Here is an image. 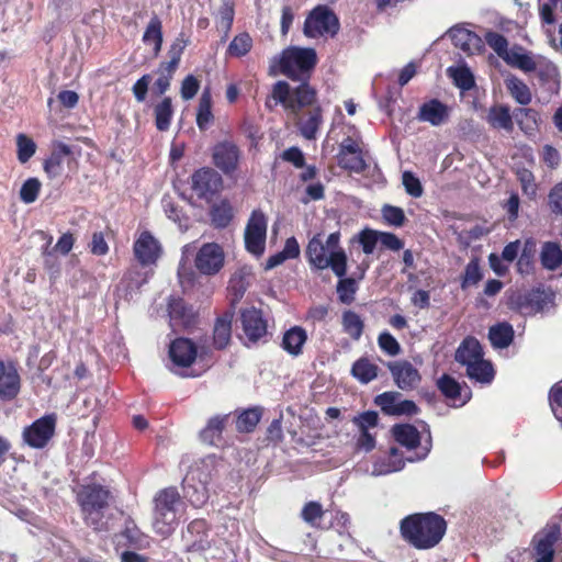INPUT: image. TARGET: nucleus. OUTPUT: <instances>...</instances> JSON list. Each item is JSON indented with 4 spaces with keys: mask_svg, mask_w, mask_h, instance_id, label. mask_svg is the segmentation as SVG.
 Listing matches in <instances>:
<instances>
[{
    "mask_svg": "<svg viewBox=\"0 0 562 562\" xmlns=\"http://www.w3.org/2000/svg\"><path fill=\"white\" fill-rule=\"evenodd\" d=\"M446 531V519L435 512L411 514L400 521L402 538L417 550L435 548Z\"/></svg>",
    "mask_w": 562,
    "mask_h": 562,
    "instance_id": "1",
    "label": "nucleus"
},
{
    "mask_svg": "<svg viewBox=\"0 0 562 562\" xmlns=\"http://www.w3.org/2000/svg\"><path fill=\"white\" fill-rule=\"evenodd\" d=\"M85 524L94 531H108V514L114 497L109 487L92 483L82 485L76 495Z\"/></svg>",
    "mask_w": 562,
    "mask_h": 562,
    "instance_id": "2",
    "label": "nucleus"
},
{
    "mask_svg": "<svg viewBox=\"0 0 562 562\" xmlns=\"http://www.w3.org/2000/svg\"><path fill=\"white\" fill-rule=\"evenodd\" d=\"M339 233H331L324 241L321 234L315 235L307 245L306 256L308 262L316 269L330 268L341 278L347 272V257L339 245Z\"/></svg>",
    "mask_w": 562,
    "mask_h": 562,
    "instance_id": "3",
    "label": "nucleus"
},
{
    "mask_svg": "<svg viewBox=\"0 0 562 562\" xmlns=\"http://www.w3.org/2000/svg\"><path fill=\"white\" fill-rule=\"evenodd\" d=\"M317 56L313 48L289 47L271 60L269 72L272 76L285 75L291 79H301L316 65Z\"/></svg>",
    "mask_w": 562,
    "mask_h": 562,
    "instance_id": "4",
    "label": "nucleus"
},
{
    "mask_svg": "<svg viewBox=\"0 0 562 562\" xmlns=\"http://www.w3.org/2000/svg\"><path fill=\"white\" fill-rule=\"evenodd\" d=\"M182 497L177 487L169 486L158 491L154 497V521L156 533L168 537L178 525V506Z\"/></svg>",
    "mask_w": 562,
    "mask_h": 562,
    "instance_id": "5",
    "label": "nucleus"
},
{
    "mask_svg": "<svg viewBox=\"0 0 562 562\" xmlns=\"http://www.w3.org/2000/svg\"><path fill=\"white\" fill-rule=\"evenodd\" d=\"M339 30V21L326 5H317L305 19L303 33L306 37L334 36Z\"/></svg>",
    "mask_w": 562,
    "mask_h": 562,
    "instance_id": "6",
    "label": "nucleus"
},
{
    "mask_svg": "<svg viewBox=\"0 0 562 562\" xmlns=\"http://www.w3.org/2000/svg\"><path fill=\"white\" fill-rule=\"evenodd\" d=\"M212 353H168L166 367L183 378H196L211 366Z\"/></svg>",
    "mask_w": 562,
    "mask_h": 562,
    "instance_id": "7",
    "label": "nucleus"
},
{
    "mask_svg": "<svg viewBox=\"0 0 562 562\" xmlns=\"http://www.w3.org/2000/svg\"><path fill=\"white\" fill-rule=\"evenodd\" d=\"M272 97L285 110L296 114L301 108L311 105L314 102L315 91L307 85H302L292 91L288 82L278 81L273 86Z\"/></svg>",
    "mask_w": 562,
    "mask_h": 562,
    "instance_id": "8",
    "label": "nucleus"
},
{
    "mask_svg": "<svg viewBox=\"0 0 562 562\" xmlns=\"http://www.w3.org/2000/svg\"><path fill=\"white\" fill-rule=\"evenodd\" d=\"M193 261L194 268L200 274L213 277L223 269L225 252L220 244L205 243L196 250Z\"/></svg>",
    "mask_w": 562,
    "mask_h": 562,
    "instance_id": "9",
    "label": "nucleus"
},
{
    "mask_svg": "<svg viewBox=\"0 0 562 562\" xmlns=\"http://www.w3.org/2000/svg\"><path fill=\"white\" fill-rule=\"evenodd\" d=\"M56 422L55 414H47L34 420L23 429V441L33 449L45 448L55 435Z\"/></svg>",
    "mask_w": 562,
    "mask_h": 562,
    "instance_id": "10",
    "label": "nucleus"
},
{
    "mask_svg": "<svg viewBox=\"0 0 562 562\" xmlns=\"http://www.w3.org/2000/svg\"><path fill=\"white\" fill-rule=\"evenodd\" d=\"M517 66V69L524 72L536 71L542 83L549 85L551 89L557 90L559 86V71L557 66L543 56H535L526 52Z\"/></svg>",
    "mask_w": 562,
    "mask_h": 562,
    "instance_id": "11",
    "label": "nucleus"
},
{
    "mask_svg": "<svg viewBox=\"0 0 562 562\" xmlns=\"http://www.w3.org/2000/svg\"><path fill=\"white\" fill-rule=\"evenodd\" d=\"M485 353H454V360L467 367V375L482 384H490L495 376L491 361L483 359Z\"/></svg>",
    "mask_w": 562,
    "mask_h": 562,
    "instance_id": "12",
    "label": "nucleus"
},
{
    "mask_svg": "<svg viewBox=\"0 0 562 562\" xmlns=\"http://www.w3.org/2000/svg\"><path fill=\"white\" fill-rule=\"evenodd\" d=\"M267 237V218L261 211H254L245 229L246 249L259 257L263 254Z\"/></svg>",
    "mask_w": 562,
    "mask_h": 562,
    "instance_id": "13",
    "label": "nucleus"
},
{
    "mask_svg": "<svg viewBox=\"0 0 562 562\" xmlns=\"http://www.w3.org/2000/svg\"><path fill=\"white\" fill-rule=\"evenodd\" d=\"M374 404L389 416H413L419 413V407L412 400H402L398 392H383L374 397Z\"/></svg>",
    "mask_w": 562,
    "mask_h": 562,
    "instance_id": "14",
    "label": "nucleus"
},
{
    "mask_svg": "<svg viewBox=\"0 0 562 562\" xmlns=\"http://www.w3.org/2000/svg\"><path fill=\"white\" fill-rule=\"evenodd\" d=\"M210 524L203 519L198 518L192 520L187 531L183 532L182 539L186 541L187 553H203L211 549L212 542L209 539Z\"/></svg>",
    "mask_w": 562,
    "mask_h": 562,
    "instance_id": "15",
    "label": "nucleus"
},
{
    "mask_svg": "<svg viewBox=\"0 0 562 562\" xmlns=\"http://www.w3.org/2000/svg\"><path fill=\"white\" fill-rule=\"evenodd\" d=\"M133 251L142 266H153L161 257L162 246L149 232H142L134 241Z\"/></svg>",
    "mask_w": 562,
    "mask_h": 562,
    "instance_id": "16",
    "label": "nucleus"
},
{
    "mask_svg": "<svg viewBox=\"0 0 562 562\" xmlns=\"http://www.w3.org/2000/svg\"><path fill=\"white\" fill-rule=\"evenodd\" d=\"M512 304L524 314L543 312L550 304L553 295L543 290H532L525 293H515Z\"/></svg>",
    "mask_w": 562,
    "mask_h": 562,
    "instance_id": "17",
    "label": "nucleus"
},
{
    "mask_svg": "<svg viewBox=\"0 0 562 562\" xmlns=\"http://www.w3.org/2000/svg\"><path fill=\"white\" fill-rule=\"evenodd\" d=\"M338 165L351 171L363 170L366 164L362 157L360 138L358 136H349L345 138L339 146Z\"/></svg>",
    "mask_w": 562,
    "mask_h": 562,
    "instance_id": "18",
    "label": "nucleus"
},
{
    "mask_svg": "<svg viewBox=\"0 0 562 562\" xmlns=\"http://www.w3.org/2000/svg\"><path fill=\"white\" fill-rule=\"evenodd\" d=\"M487 45L501 57L508 66L517 68L518 64L527 52L524 47L515 45L508 48L507 40L499 33L487 32L485 35Z\"/></svg>",
    "mask_w": 562,
    "mask_h": 562,
    "instance_id": "19",
    "label": "nucleus"
},
{
    "mask_svg": "<svg viewBox=\"0 0 562 562\" xmlns=\"http://www.w3.org/2000/svg\"><path fill=\"white\" fill-rule=\"evenodd\" d=\"M387 368L395 384L403 391L414 390L422 380L418 370L407 361L389 362Z\"/></svg>",
    "mask_w": 562,
    "mask_h": 562,
    "instance_id": "20",
    "label": "nucleus"
},
{
    "mask_svg": "<svg viewBox=\"0 0 562 562\" xmlns=\"http://www.w3.org/2000/svg\"><path fill=\"white\" fill-rule=\"evenodd\" d=\"M451 109L439 101L430 99L425 101L418 109L417 120L419 122L429 123L432 126H440L449 121Z\"/></svg>",
    "mask_w": 562,
    "mask_h": 562,
    "instance_id": "21",
    "label": "nucleus"
},
{
    "mask_svg": "<svg viewBox=\"0 0 562 562\" xmlns=\"http://www.w3.org/2000/svg\"><path fill=\"white\" fill-rule=\"evenodd\" d=\"M243 331L246 339L257 342L267 335V322L260 310L247 308L241 313Z\"/></svg>",
    "mask_w": 562,
    "mask_h": 562,
    "instance_id": "22",
    "label": "nucleus"
},
{
    "mask_svg": "<svg viewBox=\"0 0 562 562\" xmlns=\"http://www.w3.org/2000/svg\"><path fill=\"white\" fill-rule=\"evenodd\" d=\"M21 379L16 368L12 363L0 360V398L9 402L20 393Z\"/></svg>",
    "mask_w": 562,
    "mask_h": 562,
    "instance_id": "23",
    "label": "nucleus"
},
{
    "mask_svg": "<svg viewBox=\"0 0 562 562\" xmlns=\"http://www.w3.org/2000/svg\"><path fill=\"white\" fill-rule=\"evenodd\" d=\"M449 36L451 37L454 46L469 56L480 54L484 49V42L482 38L464 27L456 26L450 29Z\"/></svg>",
    "mask_w": 562,
    "mask_h": 562,
    "instance_id": "24",
    "label": "nucleus"
},
{
    "mask_svg": "<svg viewBox=\"0 0 562 562\" xmlns=\"http://www.w3.org/2000/svg\"><path fill=\"white\" fill-rule=\"evenodd\" d=\"M561 529L559 525L547 526L538 532L533 539V549L537 558H554V544L560 539Z\"/></svg>",
    "mask_w": 562,
    "mask_h": 562,
    "instance_id": "25",
    "label": "nucleus"
},
{
    "mask_svg": "<svg viewBox=\"0 0 562 562\" xmlns=\"http://www.w3.org/2000/svg\"><path fill=\"white\" fill-rule=\"evenodd\" d=\"M213 160L223 172H233L238 165L239 149L232 142H222L213 149Z\"/></svg>",
    "mask_w": 562,
    "mask_h": 562,
    "instance_id": "26",
    "label": "nucleus"
},
{
    "mask_svg": "<svg viewBox=\"0 0 562 562\" xmlns=\"http://www.w3.org/2000/svg\"><path fill=\"white\" fill-rule=\"evenodd\" d=\"M221 177L212 169L203 168L192 176V189L200 198H207L221 187Z\"/></svg>",
    "mask_w": 562,
    "mask_h": 562,
    "instance_id": "27",
    "label": "nucleus"
},
{
    "mask_svg": "<svg viewBox=\"0 0 562 562\" xmlns=\"http://www.w3.org/2000/svg\"><path fill=\"white\" fill-rule=\"evenodd\" d=\"M231 414L211 417L200 431V439L210 446H218L223 441V431L229 420Z\"/></svg>",
    "mask_w": 562,
    "mask_h": 562,
    "instance_id": "28",
    "label": "nucleus"
},
{
    "mask_svg": "<svg viewBox=\"0 0 562 562\" xmlns=\"http://www.w3.org/2000/svg\"><path fill=\"white\" fill-rule=\"evenodd\" d=\"M168 313L172 325L188 328L195 323V313L192 308L187 307L180 297H171L169 300Z\"/></svg>",
    "mask_w": 562,
    "mask_h": 562,
    "instance_id": "29",
    "label": "nucleus"
},
{
    "mask_svg": "<svg viewBox=\"0 0 562 562\" xmlns=\"http://www.w3.org/2000/svg\"><path fill=\"white\" fill-rule=\"evenodd\" d=\"M391 432L395 441L408 450L416 449L420 445V434L412 424H396Z\"/></svg>",
    "mask_w": 562,
    "mask_h": 562,
    "instance_id": "30",
    "label": "nucleus"
},
{
    "mask_svg": "<svg viewBox=\"0 0 562 562\" xmlns=\"http://www.w3.org/2000/svg\"><path fill=\"white\" fill-rule=\"evenodd\" d=\"M505 87L512 98L521 105H528L532 100L529 87L517 76L508 74L504 79Z\"/></svg>",
    "mask_w": 562,
    "mask_h": 562,
    "instance_id": "31",
    "label": "nucleus"
},
{
    "mask_svg": "<svg viewBox=\"0 0 562 562\" xmlns=\"http://www.w3.org/2000/svg\"><path fill=\"white\" fill-rule=\"evenodd\" d=\"M297 127L301 135L306 139H315L317 132L323 124L322 111L319 108L311 110L306 115L297 121Z\"/></svg>",
    "mask_w": 562,
    "mask_h": 562,
    "instance_id": "32",
    "label": "nucleus"
},
{
    "mask_svg": "<svg viewBox=\"0 0 562 562\" xmlns=\"http://www.w3.org/2000/svg\"><path fill=\"white\" fill-rule=\"evenodd\" d=\"M437 389L440 393L449 401H460V405L465 404L470 395H467L464 398L461 396V384L451 375L443 373L436 382Z\"/></svg>",
    "mask_w": 562,
    "mask_h": 562,
    "instance_id": "33",
    "label": "nucleus"
},
{
    "mask_svg": "<svg viewBox=\"0 0 562 562\" xmlns=\"http://www.w3.org/2000/svg\"><path fill=\"white\" fill-rule=\"evenodd\" d=\"M71 154V149L64 143L54 145L50 156L44 162V170L50 177L58 176L61 171L64 159Z\"/></svg>",
    "mask_w": 562,
    "mask_h": 562,
    "instance_id": "34",
    "label": "nucleus"
},
{
    "mask_svg": "<svg viewBox=\"0 0 562 562\" xmlns=\"http://www.w3.org/2000/svg\"><path fill=\"white\" fill-rule=\"evenodd\" d=\"M379 367L368 357L359 358L351 367L352 376L362 384H368L378 376Z\"/></svg>",
    "mask_w": 562,
    "mask_h": 562,
    "instance_id": "35",
    "label": "nucleus"
},
{
    "mask_svg": "<svg viewBox=\"0 0 562 562\" xmlns=\"http://www.w3.org/2000/svg\"><path fill=\"white\" fill-rule=\"evenodd\" d=\"M187 46V41L183 37H178L171 44L168 55L170 60L168 63L160 64L158 68V74H165L169 77H173L175 71L177 70L181 55Z\"/></svg>",
    "mask_w": 562,
    "mask_h": 562,
    "instance_id": "36",
    "label": "nucleus"
},
{
    "mask_svg": "<svg viewBox=\"0 0 562 562\" xmlns=\"http://www.w3.org/2000/svg\"><path fill=\"white\" fill-rule=\"evenodd\" d=\"M233 315L226 313L217 319L214 327L213 345L216 349H224L228 346L232 334Z\"/></svg>",
    "mask_w": 562,
    "mask_h": 562,
    "instance_id": "37",
    "label": "nucleus"
},
{
    "mask_svg": "<svg viewBox=\"0 0 562 562\" xmlns=\"http://www.w3.org/2000/svg\"><path fill=\"white\" fill-rule=\"evenodd\" d=\"M212 97L209 89L203 90L196 112V125L201 131L207 130L213 123Z\"/></svg>",
    "mask_w": 562,
    "mask_h": 562,
    "instance_id": "38",
    "label": "nucleus"
},
{
    "mask_svg": "<svg viewBox=\"0 0 562 562\" xmlns=\"http://www.w3.org/2000/svg\"><path fill=\"white\" fill-rule=\"evenodd\" d=\"M262 417L260 407L244 409L237 414L236 429L238 432H252Z\"/></svg>",
    "mask_w": 562,
    "mask_h": 562,
    "instance_id": "39",
    "label": "nucleus"
},
{
    "mask_svg": "<svg viewBox=\"0 0 562 562\" xmlns=\"http://www.w3.org/2000/svg\"><path fill=\"white\" fill-rule=\"evenodd\" d=\"M514 337L512 325L501 323L490 328L488 338L492 346L497 349H504L509 346Z\"/></svg>",
    "mask_w": 562,
    "mask_h": 562,
    "instance_id": "40",
    "label": "nucleus"
},
{
    "mask_svg": "<svg viewBox=\"0 0 562 562\" xmlns=\"http://www.w3.org/2000/svg\"><path fill=\"white\" fill-rule=\"evenodd\" d=\"M161 29H162L161 21L157 16H154L149 21V23L145 30V33L143 35V42L146 45H153V50H154L155 56H158V54L160 53V49H161V45H162Z\"/></svg>",
    "mask_w": 562,
    "mask_h": 562,
    "instance_id": "41",
    "label": "nucleus"
},
{
    "mask_svg": "<svg viewBox=\"0 0 562 562\" xmlns=\"http://www.w3.org/2000/svg\"><path fill=\"white\" fill-rule=\"evenodd\" d=\"M487 122L494 128H502L506 131H510L513 128V119L507 106L497 105L491 108L487 114Z\"/></svg>",
    "mask_w": 562,
    "mask_h": 562,
    "instance_id": "42",
    "label": "nucleus"
},
{
    "mask_svg": "<svg viewBox=\"0 0 562 562\" xmlns=\"http://www.w3.org/2000/svg\"><path fill=\"white\" fill-rule=\"evenodd\" d=\"M325 515L321 503L311 501L304 504L301 510V518L311 527L316 529H323L321 520Z\"/></svg>",
    "mask_w": 562,
    "mask_h": 562,
    "instance_id": "43",
    "label": "nucleus"
},
{
    "mask_svg": "<svg viewBox=\"0 0 562 562\" xmlns=\"http://www.w3.org/2000/svg\"><path fill=\"white\" fill-rule=\"evenodd\" d=\"M306 339V330L300 326H293L284 333L282 346L286 351H300Z\"/></svg>",
    "mask_w": 562,
    "mask_h": 562,
    "instance_id": "44",
    "label": "nucleus"
},
{
    "mask_svg": "<svg viewBox=\"0 0 562 562\" xmlns=\"http://www.w3.org/2000/svg\"><path fill=\"white\" fill-rule=\"evenodd\" d=\"M173 109L170 98H165L155 106V122L159 131H167L170 126Z\"/></svg>",
    "mask_w": 562,
    "mask_h": 562,
    "instance_id": "45",
    "label": "nucleus"
},
{
    "mask_svg": "<svg viewBox=\"0 0 562 562\" xmlns=\"http://www.w3.org/2000/svg\"><path fill=\"white\" fill-rule=\"evenodd\" d=\"M448 75L453 80L454 85L462 90H470L474 86V77L471 70L461 65L457 67H449Z\"/></svg>",
    "mask_w": 562,
    "mask_h": 562,
    "instance_id": "46",
    "label": "nucleus"
},
{
    "mask_svg": "<svg viewBox=\"0 0 562 562\" xmlns=\"http://www.w3.org/2000/svg\"><path fill=\"white\" fill-rule=\"evenodd\" d=\"M36 151L35 142L25 134L16 135V157L21 164L27 162Z\"/></svg>",
    "mask_w": 562,
    "mask_h": 562,
    "instance_id": "47",
    "label": "nucleus"
},
{
    "mask_svg": "<svg viewBox=\"0 0 562 562\" xmlns=\"http://www.w3.org/2000/svg\"><path fill=\"white\" fill-rule=\"evenodd\" d=\"M252 47V38L248 33L236 35L231 42L227 53L233 57H243L250 52Z\"/></svg>",
    "mask_w": 562,
    "mask_h": 562,
    "instance_id": "48",
    "label": "nucleus"
},
{
    "mask_svg": "<svg viewBox=\"0 0 562 562\" xmlns=\"http://www.w3.org/2000/svg\"><path fill=\"white\" fill-rule=\"evenodd\" d=\"M42 189V182L37 178L26 179L20 189V200L25 204L35 202Z\"/></svg>",
    "mask_w": 562,
    "mask_h": 562,
    "instance_id": "49",
    "label": "nucleus"
},
{
    "mask_svg": "<svg viewBox=\"0 0 562 562\" xmlns=\"http://www.w3.org/2000/svg\"><path fill=\"white\" fill-rule=\"evenodd\" d=\"M517 179L520 183L522 193L527 195L529 199H535L538 191V184L536 182L533 173L528 169H518Z\"/></svg>",
    "mask_w": 562,
    "mask_h": 562,
    "instance_id": "50",
    "label": "nucleus"
},
{
    "mask_svg": "<svg viewBox=\"0 0 562 562\" xmlns=\"http://www.w3.org/2000/svg\"><path fill=\"white\" fill-rule=\"evenodd\" d=\"M342 325L345 330L352 337V338H359L362 328L363 323L358 314L355 312L348 311L342 316Z\"/></svg>",
    "mask_w": 562,
    "mask_h": 562,
    "instance_id": "51",
    "label": "nucleus"
},
{
    "mask_svg": "<svg viewBox=\"0 0 562 562\" xmlns=\"http://www.w3.org/2000/svg\"><path fill=\"white\" fill-rule=\"evenodd\" d=\"M212 221L218 227H225L232 220V207L227 202H221L212 207Z\"/></svg>",
    "mask_w": 562,
    "mask_h": 562,
    "instance_id": "52",
    "label": "nucleus"
},
{
    "mask_svg": "<svg viewBox=\"0 0 562 562\" xmlns=\"http://www.w3.org/2000/svg\"><path fill=\"white\" fill-rule=\"evenodd\" d=\"M358 430H368L379 425V414L375 411L360 413L351 419Z\"/></svg>",
    "mask_w": 562,
    "mask_h": 562,
    "instance_id": "53",
    "label": "nucleus"
},
{
    "mask_svg": "<svg viewBox=\"0 0 562 562\" xmlns=\"http://www.w3.org/2000/svg\"><path fill=\"white\" fill-rule=\"evenodd\" d=\"M482 279V272L476 259H472L465 267L464 274L462 277L461 288L467 289L469 286L477 284Z\"/></svg>",
    "mask_w": 562,
    "mask_h": 562,
    "instance_id": "54",
    "label": "nucleus"
},
{
    "mask_svg": "<svg viewBox=\"0 0 562 562\" xmlns=\"http://www.w3.org/2000/svg\"><path fill=\"white\" fill-rule=\"evenodd\" d=\"M184 496L188 498V501L191 503L194 507H201L205 502L207 501V491L204 485H201L200 488L186 484L183 486Z\"/></svg>",
    "mask_w": 562,
    "mask_h": 562,
    "instance_id": "55",
    "label": "nucleus"
},
{
    "mask_svg": "<svg viewBox=\"0 0 562 562\" xmlns=\"http://www.w3.org/2000/svg\"><path fill=\"white\" fill-rule=\"evenodd\" d=\"M357 284L353 279H341L337 284V294L342 303L349 304L355 300Z\"/></svg>",
    "mask_w": 562,
    "mask_h": 562,
    "instance_id": "56",
    "label": "nucleus"
},
{
    "mask_svg": "<svg viewBox=\"0 0 562 562\" xmlns=\"http://www.w3.org/2000/svg\"><path fill=\"white\" fill-rule=\"evenodd\" d=\"M402 183L405 191L413 198H420L424 193L419 179L411 171H404L402 175Z\"/></svg>",
    "mask_w": 562,
    "mask_h": 562,
    "instance_id": "57",
    "label": "nucleus"
},
{
    "mask_svg": "<svg viewBox=\"0 0 562 562\" xmlns=\"http://www.w3.org/2000/svg\"><path fill=\"white\" fill-rule=\"evenodd\" d=\"M382 216L389 225L395 227L403 226L406 218L404 211L393 205H384L382 207Z\"/></svg>",
    "mask_w": 562,
    "mask_h": 562,
    "instance_id": "58",
    "label": "nucleus"
},
{
    "mask_svg": "<svg viewBox=\"0 0 562 562\" xmlns=\"http://www.w3.org/2000/svg\"><path fill=\"white\" fill-rule=\"evenodd\" d=\"M200 89V80L193 75H188L181 82L180 94L186 101L195 97Z\"/></svg>",
    "mask_w": 562,
    "mask_h": 562,
    "instance_id": "59",
    "label": "nucleus"
},
{
    "mask_svg": "<svg viewBox=\"0 0 562 562\" xmlns=\"http://www.w3.org/2000/svg\"><path fill=\"white\" fill-rule=\"evenodd\" d=\"M206 345H196L191 339L178 337L170 341L168 351H198L201 349L202 351L206 349Z\"/></svg>",
    "mask_w": 562,
    "mask_h": 562,
    "instance_id": "60",
    "label": "nucleus"
},
{
    "mask_svg": "<svg viewBox=\"0 0 562 562\" xmlns=\"http://www.w3.org/2000/svg\"><path fill=\"white\" fill-rule=\"evenodd\" d=\"M220 23L225 31H229L234 20V3L232 0H223L218 10Z\"/></svg>",
    "mask_w": 562,
    "mask_h": 562,
    "instance_id": "61",
    "label": "nucleus"
},
{
    "mask_svg": "<svg viewBox=\"0 0 562 562\" xmlns=\"http://www.w3.org/2000/svg\"><path fill=\"white\" fill-rule=\"evenodd\" d=\"M122 535L124 538H126L128 544L135 548L140 549L149 544L147 537L144 533H142L136 527H126Z\"/></svg>",
    "mask_w": 562,
    "mask_h": 562,
    "instance_id": "62",
    "label": "nucleus"
},
{
    "mask_svg": "<svg viewBox=\"0 0 562 562\" xmlns=\"http://www.w3.org/2000/svg\"><path fill=\"white\" fill-rule=\"evenodd\" d=\"M549 403H550V407L553 411L555 417L559 420H562V418L557 413L558 408H562V381L557 382L550 389Z\"/></svg>",
    "mask_w": 562,
    "mask_h": 562,
    "instance_id": "63",
    "label": "nucleus"
},
{
    "mask_svg": "<svg viewBox=\"0 0 562 562\" xmlns=\"http://www.w3.org/2000/svg\"><path fill=\"white\" fill-rule=\"evenodd\" d=\"M549 204L554 213L562 215V182L557 183L549 193Z\"/></svg>",
    "mask_w": 562,
    "mask_h": 562,
    "instance_id": "64",
    "label": "nucleus"
}]
</instances>
